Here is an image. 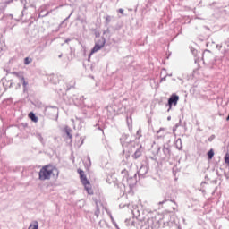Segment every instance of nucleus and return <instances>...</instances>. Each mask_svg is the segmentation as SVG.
<instances>
[{
	"label": "nucleus",
	"mask_w": 229,
	"mask_h": 229,
	"mask_svg": "<svg viewBox=\"0 0 229 229\" xmlns=\"http://www.w3.org/2000/svg\"><path fill=\"white\" fill-rule=\"evenodd\" d=\"M178 101H180V97L176 94H173L168 99L169 108H172L173 105L176 106V105H178Z\"/></svg>",
	"instance_id": "5"
},
{
	"label": "nucleus",
	"mask_w": 229,
	"mask_h": 229,
	"mask_svg": "<svg viewBox=\"0 0 229 229\" xmlns=\"http://www.w3.org/2000/svg\"><path fill=\"white\" fill-rule=\"evenodd\" d=\"M77 173H79L80 180L84 186V189L87 191L88 194H94V191H92V186L90 185V181L87 179L85 172L81 169H78Z\"/></svg>",
	"instance_id": "2"
},
{
	"label": "nucleus",
	"mask_w": 229,
	"mask_h": 229,
	"mask_svg": "<svg viewBox=\"0 0 229 229\" xmlns=\"http://www.w3.org/2000/svg\"><path fill=\"white\" fill-rule=\"evenodd\" d=\"M1 19H3V21H6V19H11L12 21V19H13V14H9L7 16L4 15Z\"/></svg>",
	"instance_id": "13"
},
{
	"label": "nucleus",
	"mask_w": 229,
	"mask_h": 229,
	"mask_svg": "<svg viewBox=\"0 0 229 229\" xmlns=\"http://www.w3.org/2000/svg\"><path fill=\"white\" fill-rule=\"evenodd\" d=\"M29 118L32 121V123H38V117H37V115L33 112H30L29 114Z\"/></svg>",
	"instance_id": "6"
},
{
	"label": "nucleus",
	"mask_w": 229,
	"mask_h": 229,
	"mask_svg": "<svg viewBox=\"0 0 229 229\" xmlns=\"http://www.w3.org/2000/svg\"><path fill=\"white\" fill-rule=\"evenodd\" d=\"M28 229H38V222L34 221L32 222Z\"/></svg>",
	"instance_id": "9"
},
{
	"label": "nucleus",
	"mask_w": 229,
	"mask_h": 229,
	"mask_svg": "<svg viewBox=\"0 0 229 229\" xmlns=\"http://www.w3.org/2000/svg\"><path fill=\"white\" fill-rule=\"evenodd\" d=\"M51 110H55V112H56L57 110V107L56 106H47L46 108H45V111L47 112V114L51 113Z\"/></svg>",
	"instance_id": "8"
},
{
	"label": "nucleus",
	"mask_w": 229,
	"mask_h": 229,
	"mask_svg": "<svg viewBox=\"0 0 229 229\" xmlns=\"http://www.w3.org/2000/svg\"><path fill=\"white\" fill-rule=\"evenodd\" d=\"M64 133H66L68 139H72V130L66 127L64 128Z\"/></svg>",
	"instance_id": "7"
},
{
	"label": "nucleus",
	"mask_w": 229,
	"mask_h": 229,
	"mask_svg": "<svg viewBox=\"0 0 229 229\" xmlns=\"http://www.w3.org/2000/svg\"><path fill=\"white\" fill-rule=\"evenodd\" d=\"M141 155H142V152L140 151V149H138V150L135 151V153L133 155V158L137 159L140 157H141Z\"/></svg>",
	"instance_id": "10"
},
{
	"label": "nucleus",
	"mask_w": 229,
	"mask_h": 229,
	"mask_svg": "<svg viewBox=\"0 0 229 229\" xmlns=\"http://www.w3.org/2000/svg\"><path fill=\"white\" fill-rule=\"evenodd\" d=\"M208 157L209 160H212V158H214V150L210 149L208 153Z\"/></svg>",
	"instance_id": "12"
},
{
	"label": "nucleus",
	"mask_w": 229,
	"mask_h": 229,
	"mask_svg": "<svg viewBox=\"0 0 229 229\" xmlns=\"http://www.w3.org/2000/svg\"><path fill=\"white\" fill-rule=\"evenodd\" d=\"M45 15L42 13H39V17H44Z\"/></svg>",
	"instance_id": "17"
},
{
	"label": "nucleus",
	"mask_w": 229,
	"mask_h": 229,
	"mask_svg": "<svg viewBox=\"0 0 229 229\" xmlns=\"http://www.w3.org/2000/svg\"><path fill=\"white\" fill-rule=\"evenodd\" d=\"M106 21L107 22H110V16H107L106 19Z\"/></svg>",
	"instance_id": "16"
},
{
	"label": "nucleus",
	"mask_w": 229,
	"mask_h": 229,
	"mask_svg": "<svg viewBox=\"0 0 229 229\" xmlns=\"http://www.w3.org/2000/svg\"><path fill=\"white\" fill-rule=\"evenodd\" d=\"M39 139H40V141L42 142V140H43V138H42V136H39Z\"/></svg>",
	"instance_id": "18"
},
{
	"label": "nucleus",
	"mask_w": 229,
	"mask_h": 229,
	"mask_svg": "<svg viewBox=\"0 0 229 229\" xmlns=\"http://www.w3.org/2000/svg\"><path fill=\"white\" fill-rule=\"evenodd\" d=\"M11 74L16 76V78H19V80H21L24 90H26V87H28V81H26V79L24 78V72H12Z\"/></svg>",
	"instance_id": "4"
},
{
	"label": "nucleus",
	"mask_w": 229,
	"mask_h": 229,
	"mask_svg": "<svg viewBox=\"0 0 229 229\" xmlns=\"http://www.w3.org/2000/svg\"><path fill=\"white\" fill-rule=\"evenodd\" d=\"M106 40L105 38H100L98 39L94 47L92 48L91 52H90V56H92V55H94V53H98V51H101V49H103V47H105V44H106Z\"/></svg>",
	"instance_id": "3"
},
{
	"label": "nucleus",
	"mask_w": 229,
	"mask_h": 229,
	"mask_svg": "<svg viewBox=\"0 0 229 229\" xmlns=\"http://www.w3.org/2000/svg\"><path fill=\"white\" fill-rule=\"evenodd\" d=\"M54 171L55 167H53V165H47L43 166L38 173L39 180H41V182H46V180H51V176H55Z\"/></svg>",
	"instance_id": "1"
},
{
	"label": "nucleus",
	"mask_w": 229,
	"mask_h": 229,
	"mask_svg": "<svg viewBox=\"0 0 229 229\" xmlns=\"http://www.w3.org/2000/svg\"><path fill=\"white\" fill-rule=\"evenodd\" d=\"M22 4L26 5L27 0H20Z\"/></svg>",
	"instance_id": "15"
},
{
	"label": "nucleus",
	"mask_w": 229,
	"mask_h": 229,
	"mask_svg": "<svg viewBox=\"0 0 229 229\" xmlns=\"http://www.w3.org/2000/svg\"><path fill=\"white\" fill-rule=\"evenodd\" d=\"M31 62H33V59L31 57H26L24 59V64L25 65H30V64H31Z\"/></svg>",
	"instance_id": "11"
},
{
	"label": "nucleus",
	"mask_w": 229,
	"mask_h": 229,
	"mask_svg": "<svg viewBox=\"0 0 229 229\" xmlns=\"http://www.w3.org/2000/svg\"><path fill=\"white\" fill-rule=\"evenodd\" d=\"M118 12H119V13H122V14L124 13V10L123 9H119Z\"/></svg>",
	"instance_id": "14"
},
{
	"label": "nucleus",
	"mask_w": 229,
	"mask_h": 229,
	"mask_svg": "<svg viewBox=\"0 0 229 229\" xmlns=\"http://www.w3.org/2000/svg\"><path fill=\"white\" fill-rule=\"evenodd\" d=\"M12 85H13V83L11 82V83H10V87H12Z\"/></svg>",
	"instance_id": "19"
}]
</instances>
